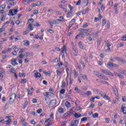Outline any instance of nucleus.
<instances>
[{
	"instance_id": "bf43d9fd",
	"label": "nucleus",
	"mask_w": 126,
	"mask_h": 126,
	"mask_svg": "<svg viewBox=\"0 0 126 126\" xmlns=\"http://www.w3.org/2000/svg\"><path fill=\"white\" fill-rule=\"evenodd\" d=\"M86 121H87V118L84 117L81 119V122H85Z\"/></svg>"
},
{
	"instance_id": "09e8293b",
	"label": "nucleus",
	"mask_w": 126,
	"mask_h": 126,
	"mask_svg": "<svg viewBox=\"0 0 126 126\" xmlns=\"http://www.w3.org/2000/svg\"><path fill=\"white\" fill-rule=\"evenodd\" d=\"M24 46H27L28 47L29 46L30 43L29 41H27V42H25L24 43Z\"/></svg>"
},
{
	"instance_id": "3c124183",
	"label": "nucleus",
	"mask_w": 126,
	"mask_h": 126,
	"mask_svg": "<svg viewBox=\"0 0 126 126\" xmlns=\"http://www.w3.org/2000/svg\"><path fill=\"white\" fill-rule=\"evenodd\" d=\"M122 41H126V35H124L122 36Z\"/></svg>"
},
{
	"instance_id": "a19ab883",
	"label": "nucleus",
	"mask_w": 126,
	"mask_h": 126,
	"mask_svg": "<svg viewBox=\"0 0 126 126\" xmlns=\"http://www.w3.org/2000/svg\"><path fill=\"white\" fill-rule=\"evenodd\" d=\"M19 76H20V77H22V76L25 77V73H19Z\"/></svg>"
},
{
	"instance_id": "8fccbe9b",
	"label": "nucleus",
	"mask_w": 126,
	"mask_h": 126,
	"mask_svg": "<svg viewBox=\"0 0 126 126\" xmlns=\"http://www.w3.org/2000/svg\"><path fill=\"white\" fill-rule=\"evenodd\" d=\"M105 25H106V19H103L102 20V26H105Z\"/></svg>"
},
{
	"instance_id": "cd10ccee",
	"label": "nucleus",
	"mask_w": 126,
	"mask_h": 126,
	"mask_svg": "<svg viewBox=\"0 0 126 126\" xmlns=\"http://www.w3.org/2000/svg\"><path fill=\"white\" fill-rule=\"evenodd\" d=\"M29 29L30 30V31H32V30H33V27L32 26V24H30L28 26Z\"/></svg>"
},
{
	"instance_id": "423d86ee",
	"label": "nucleus",
	"mask_w": 126,
	"mask_h": 126,
	"mask_svg": "<svg viewBox=\"0 0 126 126\" xmlns=\"http://www.w3.org/2000/svg\"><path fill=\"white\" fill-rule=\"evenodd\" d=\"M74 91L77 92V93H79V94H80L81 95H84V94H85V92L81 91V90L78 89V88L77 87L75 88Z\"/></svg>"
},
{
	"instance_id": "ea45409f",
	"label": "nucleus",
	"mask_w": 126,
	"mask_h": 126,
	"mask_svg": "<svg viewBox=\"0 0 126 126\" xmlns=\"http://www.w3.org/2000/svg\"><path fill=\"white\" fill-rule=\"evenodd\" d=\"M5 4H3L0 6V9H4V8H5Z\"/></svg>"
},
{
	"instance_id": "a18cd8bd",
	"label": "nucleus",
	"mask_w": 126,
	"mask_h": 126,
	"mask_svg": "<svg viewBox=\"0 0 126 126\" xmlns=\"http://www.w3.org/2000/svg\"><path fill=\"white\" fill-rule=\"evenodd\" d=\"M4 9H0V13H1V14L2 15H4V13H5L4 12Z\"/></svg>"
},
{
	"instance_id": "7ed1b4c3",
	"label": "nucleus",
	"mask_w": 126,
	"mask_h": 126,
	"mask_svg": "<svg viewBox=\"0 0 126 126\" xmlns=\"http://www.w3.org/2000/svg\"><path fill=\"white\" fill-rule=\"evenodd\" d=\"M8 24H9V22H6L4 25L0 29V33H2L3 31H4V29L8 26Z\"/></svg>"
},
{
	"instance_id": "dca6fc26",
	"label": "nucleus",
	"mask_w": 126,
	"mask_h": 126,
	"mask_svg": "<svg viewBox=\"0 0 126 126\" xmlns=\"http://www.w3.org/2000/svg\"><path fill=\"white\" fill-rule=\"evenodd\" d=\"M89 11V8L87 7L86 9L82 11V15L86 14V13H87V12H88Z\"/></svg>"
},
{
	"instance_id": "f03ea898",
	"label": "nucleus",
	"mask_w": 126,
	"mask_h": 126,
	"mask_svg": "<svg viewBox=\"0 0 126 126\" xmlns=\"http://www.w3.org/2000/svg\"><path fill=\"white\" fill-rule=\"evenodd\" d=\"M17 12H18L17 9H12L10 10L9 13H10L12 16H14V15H16Z\"/></svg>"
},
{
	"instance_id": "49530a36",
	"label": "nucleus",
	"mask_w": 126,
	"mask_h": 126,
	"mask_svg": "<svg viewBox=\"0 0 126 126\" xmlns=\"http://www.w3.org/2000/svg\"><path fill=\"white\" fill-rule=\"evenodd\" d=\"M10 71L12 72V73H15V70H14V68L12 67L10 70Z\"/></svg>"
},
{
	"instance_id": "5701e85b",
	"label": "nucleus",
	"mask_w": 126,
	"mask_h": 126,
	"mask_svg": "<svg viewBox=\"0 0 126 126\" xmlns=\"http://www.w3.org/2000/svg\"><path fill=\"white\" fill-rule=\"evenodd\" d=\"M101 96L104 98V99H105V100H110V97L108 96L107 94H105L104 96L103 94H101Z\"/></svg>"
},
{
	"instance_id": "c756f323",
	"label": "nucleus",
	"mask_w": 126,
	"mask_h": 126,
	"mask_svg": "<svg viewBox=\"0 0 126 126\" xmlns=\"http://www.w3.org/2000/svg\"><path fill=\"white\" fill-rule=\"evenodd\" d=\"M29 3H30V0H25L24 4H25V5H27V4H29Z\"/></svg>"
},
{
	"instance_id": "de8ad7c7",
	"label": "nucleus",
	"mask_w": 126,
	"mask_h": 126,
	"mask_svg": "<svg viewBox=\"0 0 126 126\" xmlns=\"http://www.w3.org/2000/svg\"><path fill=\"white\" fill-rule=\"evenodd\" d=\"M67 113L69 116H71V115H72V110L70 109V110Z\"/></svg>"
},
{
	"instance_id": "0e129e2a",
	"label": "nucleus",
	"mask_w": 126,
	"mask_h": 126,
	"mask_svg": "<svg viewBox=\"0 0 126 126\" xmlns=\"http://www.w3.org/2000/svg\"><path fill=\"white\" fill-rule=\"evenodd\" d=\"M100 9H101V10H102V11H103V10H105V6H104V5H102L101 6Z\"/></svg>"
},
{
	"instance_id": "b1692460",
	"label": "nucleus",
	"mask_w": 126,
	"mask_h": 126,
	"mask_svg": "<svg viewBox=\"0 0 126 126\" xmlns=\"http://www.w3.org/2000/svg\"><path fill=\"white\" fill-rule=\"evenodd\" d=\"M33 26H35L36 27H39L40 26H41V25L40 24H39V23L38 22H35L34 24H33L32 25Z\"/></svg>"
},
{
	"instance_id": "473e14b6",
	"label": "nucleus",
	"mask_w": 126,
	"mask_h": 126,
	"mask_svg": "<svg viewBox=\"0 0 126 126\" xmlns=\"http://www.w3.org/2000/svg\"><path fill=\"white\" fill-rule=\"evenodd\" d=\"M65 105L66 106V107L67 108H70V103L69 102H66L65 103Z\"/></svg>"
},
{
	"instance_id": "a878e982",
	"label": "nucleus",
	"mask_w": 126,
	"mask_h": 126,
	"mask_svg": "<svg viewBox=\"0 0 126 126\" xmlns=\"http://www.w3.org/2000/svg\"><path fill=\"white\" fill-rule=\"evenodd\" d=\"M62 88H65L66 87V84L65 83V82H63L62 85L61 86Z\"/></svg>"
},
{
	"instance_id": "7c9ffc66",
	"label": "nucleus",
	"mask_w": 126,
	"mask_h": 126,
	"mask_svg": "<svg viewBox=\"0 0 126 126\" xmlns=\"http://www.w3.org/2000/svg\"><path fill=\"white\" fill-rule=\"evenodd\" d=\"M5 20V15H2L1 16V21H4Z\"/></svg>"
},
{
	"instance_id": "4d7b16f0",
	"label": "nucleus",
	"mask_w": 126,
	"mask_h": 126,
	"mask_svg": "<svg viewBox=\"0 0 126 126\" xmlns=\"http://www.w3.org/2000/svg\"><path fill=\"white\" fill-rule=\"evenodd\" d=\"M81 4V0H79L76 4V5H80V4Z\"/></svg>"
},
{
	"instance_id": "0eeeda50",
	"label": "nucleus",
	"mask_w": 126,
	"mask_h": 126,
	"mask_svg": "<svg viewBox=\"0 0 126 126\" xmlns=\"http://www.w3.org/2000/svg\"><path fill=\"white\" fill-rule=\"evenodd\" d=\"M85 29H83L81 30V34L83 35V36L85 37V36H89V33H87L86 31H85Z\"/></svg>"
},
{
	"instance_id": "864d4df0",
	"label": "nucleus",
	"mask_w": 126,
	"mask_h": 126,
	"mask_svg": "<svg viewBox=\"0 0 126 126\" xmlns=\"http://www.w3.org/2000/svg\"><path fill=\"white\" fill-rule=\"evenodd\" d=\"M29 55H30V53H26L24 55V57H26V58H27V57H29Z\"/></svg>"
},
{
	"instance_id": "4be33fe9",
	"label": "nucleus",
	"mask_w": 126,
	"mask_h": 126,
	"mask_svg": "<svg viewBox=\"0 0 126 126\" xmlns=\"http://www.w3.org/2000/svg\"><path fill=\"white\" fill-rule=\"evenodd\" d=\"M78 46L79 48H80V49H82V50L84 49V46H83V45H82V43L81 42V41H80L79 42Z\"/></svg>"
},
{
	"instance_id": "9d476101",
	"label": "nucleus",
	"mask_w": 126,
	"mask_h": 126,
	"mask_svg": "<svg viewBox=\"0 0 126 126\" xmlns=\"http://www.w3.org/2000/svg\"><path fill=\"white\" fill-rule=\"evenodd\" d=\"M75 23V19H72L71 21L69 23V26H68L69 29H70V28H71V27L74 25Z\"/></svg>"
},
{
	"instance_id": "412c9836",
	"label": "nucleus",
	"mask_w": 126,
	"mask_h": 126,
	"mask_svg": "<svg viewBox=\"0 0 126 126\" xmlns=\"http://www.w3.org/2000/svg\"><path fill=\"white\" fill-rule=\"evenodd\" d=\"M116 14H118V4H115L114 7Z\"/></svg>"
},
{
	"instance_id": "c85d7f7f",
	"label": "nucleus",
	"mask_w": 126,
	"mask_h": 126,
	"mask_svg": "<svg viewBox=\"0 0 126 126\" xmlns=\"http://www.w3.org/2000/svg\"><path fill=\"white\" fill-rule=\"evenodd\" d=\"M99 116V114L97 113H95L93 115V117L94 119H96V118H98Z\"/></svg>"
},
{
	"instance_id": "58836bf2",
	"label": "nucleus",
	"mask_w": 126,
	"mask_h": 126,
	"mask_svg": "<svg viewBox=\"0 0 126 126\" xmlns=\"http://www.w3.org/2000/svg\"><path fill=\"white\" fill-rule=\"evenodd\" d=\"M100 83H102V84H107V85H109V83H108V82L100 81Z\"/></svg>"
},
{
	"instance_id": "603ef678",
	"label": "nucleus",
	"mask_w": 126,
	"mask_h": 126,
	"mask_svg": "<svg viewBox=\"0 0 126 126\" xmlns=\"http://www.w3.org/2000/svg\"><path fill=\"white\" fill-rule=\"evenodd\" d=\"M25 49H24V48H22V49H21V50L19 51V53L20 54H22V53H23V52H25Z\"/></svg>"
},
{
	"instance_id": "4468645a",
	"label": "nucleus",
	"mask_w": 126,
	"mask_h": 126,
	"mask_svg": "<svg viewBox=\"0 0 126 126\" xmlns=\"http://www.w3.org/2000/svg\"><path fill=\"white\" fill-rule=\"evenodd\" d=\"M41 76V73L39 72L34 73V77H35V78H40Z\"/></svg>"
},
{
	"instance_id": "f3484780",
	"label": "nucleus",
	"mask_w": 126,
	"mask_h": 126,
	"mask_svg": "<svg viewBox=\"0 0 126 126\" xmlns=\"http://www.w3.org/2000/svg\"><path fill=\"white\" fill-rule=\"evenodd\" d=\"M11 122H12L11 119H9L8 120L5 121V123H6V126H10V123H11Z\"/></svg>"
},
{
	"instance_id": "6e6d98bb",
	"label": "nucleus",
	"mask_w": 126,
	"mask_h": 126,
	"mask_svg": "<svg viewBox=\"0 0 126 126\" xmlns=\"http://www.w3.org/2000/svg\"><path fill=\"white\" fill-rule=\"evenodd\" d=\"M36 112H37V113H38V114H41V113H42V109L40 108V109H38L36 111Z\"/></svg>"
},
{
	"instance_id": "e433bc0d",
	"label": "nucleus",
	"mask_w": 126,
	"mask_h": 126,
	"mask_svg": "<svg viewBox=\"0 0 126 126\" xmlns=\"http://www.w3.org/2000/svg\"><path fill=\"white\" fill-rule=\"evenodd\" d=\"M28 105V101H25V103L24 104V109H25V108L27 107Z\"/></svg>"
},
{
	"instance_id": "2eb2a0df",
	"label": "nucleus",
	"mask_w": 126,
	"mask_h": 126,
	"mask_svg": "<svg viewBox=\"0 0 126 126\" xmlns=\"http://www.w3.org/2000/svg\"><path fill=\"white\" fill-rule=\"evenodd\" d=\"M78 38H84V36L80 33L75 36V39H78Z\"/></svg>"
},
{
	"instance_id": "338daca9",
	"label": "nucleus",
	"mask_w": 126,
	"mask_h": 126,
	"mask_svg": "<svg viewBox=\"0 0 126 126\" xmlns=\"http://www.w3.org/2000/svg\"><path fill=\"white\" fill-rule=\"evenodd\" d=\"M24 57V55H22V54H20L19 56V58L20 59H21V60H22V59H23V57Z\"/></svg>"
},
{
	"instance_id": "f257e3e1",
	"label": "nucleus",
	"mask_w": 126,
	"mask_h": 126,
	"mask_svg": "<svg viewBox=\"0 0 126 126\" xmlns=\"http://www.w3.org/2000/svg\"><path fill=\"white\" fill-rule=\"evenodd\" d=\"M16 98V94H13L11 95L9 99V103L10 105L15 101V98Z\"/></svg>"
},
{
	"instance_id": "79ce46f5",
	"label": "nucleus",
	"mask_w": 126,
	"mask_h": 126,
	"mask_svg": "<svg viewBox=\"0 0 126 126\" xmlns=\"http://www.w3.org/2000/svg\"><path fill=\"white\" fill-rule=\"evenodd\" d=\"M60 94H64L65 93V90L62 89L60 91Z\"/></svg>"
},
{
	"instance_id": "393cba45",
	"label": "nucleus",
	"mask_w": 126,
	"mask_h": 126,
	"mask_svg": "<svg viewBox=\"0 0 126 126\" xmlns=\"http://www.w3.org/2000/svg\"><path fill=\"white\" fill-rule=\"evenodd\" d=\"M92 94V93H91V91H88L87 92V93H85L84 94H82L83 96H84L85 95H87V96H89V95H91Z\"/></svg>"
},
{
	"instance_id": "c9c22d12",
	"label": "nucleus",
	"mask_w": 126,
	"mask_h": 126,
	"mask_svg": "<svg viewBox=\"0 0 126 126\" xmlns=\"http://www.w3.org/2000/svg\"><path fill=\"white\" fill-rule=\"evenodd\" d=\"M26 82H27L26 79H21V83H22V84H23L24 83H26Z\"/></svg>"
},
{
	"instance_id": "2f4dec72",
	"label": "nucleus",
	"mask_w": 126,
	"mask_h": 126,
	"mask_svg": "<svg viewBox=\"0 0 126 126\" xmlns=\"http://www.w3.org/2000/svg\"><path fill=\"white\" fill-rule=\"evenodd\" d=\"M74 117H75V118H78L81 117V114H79L78 113H75Z\"/></svg>"
},
{
	"instance_id": "39448f33",
	"label": "nucleus",
	"mask_w": 126,
	"mask_h": 126,
	"mask_svg": "<svg viewBox=\"0 0 126 126\" xmlns=\"http://www.w3.org/2000/svg\"><path fill=\"white\" fill-rule=\"evenodd\" d=\"M57 104V100L55 99L52 100L50 102L49 104V108H53L54 106H56Z\"/></svg>"
},
{
	"instance_id": "774afa93",
	"label": "nucleus",
	"mask_w": 126,
	"mask_h": 126,
	"mask_svg": "<svg viewBox=\"0 0 126 126\" xmlns=\"http://www.w3.org/2000/svg\"><path fill=\"white\" fill-rule=\"evenodd\" d=\"M122 101L123 102H126V96H123L122 97Z\"/></svg>"
},
{
	"instance_id": "f8f14e48",
	"label": "nucleus",
	"mask_w": 126,
	"mask_h": 126,
	"mask_svg": "<svg viewBox=\"0 0 126 126\" xmlns=\"http://www.w3.org/2000/svg\"><path fill=\"white\" fill-rule=\"evenodd\" d=\"M72 50L74 52H75L76 53V54H74V56L75 57H77V56H78V51L77 50V49H76V47H75V46H73L72 47Z\"/></svg>"
},
{
	"instance_id": "6e6552de",
	"label": "nucleus",
	"mask_w": 126,
	"mask_h": 126,
	"mask_svg": "<svg viewBox=\"0 0 126 126\" xmlns=\"http://www.w3.org/2000/svg\"><path fill=\"white\" fill-rule=\"evenodd\" d=\"M114 59L115 60H116V61H118V62L122 63H126V61L123 60V58H121L120 57H115Z\"/></svg>"
},
{
	"instance_id": "20e7f679",
	"label": "nucleus",
	"mask_w": 126,
	"mask_h": 126,
	"mask_svg": "<svg viewBox=\"0 0 126 126\" xmlns=\"http://www.w3.org/2000/svg\"><path fill=\"white\" fill-rule=\"evenodd\" d=\"M101 72L102 73H104V74H106V75H110V76L112 77L114 76V74L108 70H102Z\"/></svg>"
},
{
	"instance_id": "5fc2aeb1",
	"label": "nucleus",
	"mask_w": 126,
	"mask_h": 126,
	"mask_svg": "<svg viewBox=\"0 0 126 126\" xmlns=\"http://www.w3.org/2000/svg\"><path fill=\"white\" fill-rule=\"evenodd\" d=\"M88 27V24L85 23L83 25V28H87Z\"/></svg>"
},
{
	"instance_id": "ddd939ff",
	"label": "nucleus",
	"mask_w": 126,
	"mask_h": 126,
	"mask_svg": "<svg viewBox=\"0 0 126 126\" xmlns=\"http://www.w3.org/2000/svg\"><path fill=\"white\" fill-rule=\"evenodd\" d=\"M8 1L9 3V5H11V6H14L15 5V3H14L13 1H14V0H8Z\"/></svg>"
},
{
	"instance_id": "37998d69",
	"label": "nucleus",
	"mask_w": 126,
	"mask_h": 126,
	"mask_svg": "<svg viewBox=\"0 0 126 126\" xmlns=\"http://www.w3.org/2000/svg\"><path fill=\"white\" fill-rule=\"evenodd\" d=\"M82 78L84 80H87V76L83 75L82 76Z\"/></svg>"
},
{
	"instance_id": "1a4fd4ad",
	"label": "nucleus",
	"mask_w": 126,
	"mask_h": 126,
	"mask_svg": "<svg viewBox=\"0 0 126 126\" xmlns=\"http://www.w3.org/2000/svg\"><path fill=\"white\" fill-rule=\"evenodd\" d=\"M112 89H113V93H114L116 96H118L119 95V93L118 92V89H117L116 87H112Z\"/></svg>"
},
{
	"instance_id": "f704fd0d",
	"label": "nucleus",
	"mask_w": 126,
	"mask_h": 126,
	"mask_svg": "<svg viewBox=\"0 0 126 126\" xmlns=\"http://www.w3.org/2000/svg\"><path fill=\"white\" fill-rule=\"evenodd\" d=\"M68 80H69V81L70 82L69 83L70 84H71V78L70 77L69 78H68V77H66V80L67 83H68Z\"/></svg>"
},
{
	"instance_id": "c03bdc74",
	"label": "nucleus",
	"mask_w": 126,
	"mask_h": 126,
	"mask_svg": "<svg viewBox=\"0 0 126 126\" xmlns=\"http://www.w3.org/2000/svg\"><path fill=\"white\" fill-rule=\"evenodd\" d=\"M94 100H95V97H92L91 98L90 101L91 103H94V102H95Z\"/></svg>"
},
{
	"instance_id": "aec40b11",
	"label": "nucleus",
	"mask_w": 126,
	"mask_h": 126,
	"mask_svg": "<svg viewBox=\"0 0 126 126\" xmlns=\"http://www.w3.org/2000/svg\"><path fill=\"white\" fill-rule=\"evenodd\" d=\"M58 111L60 114H63L64 113V110L63 109V108H60L58 109Z\"/></svg>"
},
{
	"instance_id": "bb28decb",
	"label": "nucleus",
	"mask_w": 126,
	"mask_h": 126,
	"mask_svg": "<svg viewBox=\"0 0 126 126\" xmlns=\"http://www.w3.org/2000/svg\"><path fill=\"white\" fill-rule=\"evenodd\" d=\"M56 72L57 74V77L60 76V75L62 74V72H61L60 70H57Z\"/></svg>"
},
{
	"instance_id": "72a5a7b5",
	"label": "nucleus",
	"mask_w": 126,
	"mask_h": 126,
	"mask_svg": "<svg viewBox=\"0 0 126 126\" xmlns=\"http://www.w3.org/2000/svg\"><path fill=\"white\" fill-rule=\"evenodd\" d=\"M63 21V20H56L55 24H60V22Z\"/></svg>"
},
{
	"instance_id": "69168bd1",
	"label": "nucleus",
	"mask_w": 126,
	"mask_h": 126,
	"mask_svg": "<svg viewBox=\"0 0 126 126\" xmlns=\"http://www.w3.org/2000/svg\"><path fill=\"white\" fill-rule=\"evenodd\" d=\"M100 45H101V40L98 39L97 40V46L99 47V46H100Z\"/></svg>"
},
{
	"instance_id": "680f3d73",
	"label": "nucleus",
	"mask_w": 126,
	"mask_h": 126,
	"mask_svg": "<svg viewBox=\"0 0 126 126\" xmlns=\"http://www.w3.org/2000/svg\"><path fill=\"white\" fill-rule=\"evenodd\" d=\"M78 75V74L76 72V71H75L74 74V78H76Z\"/></svg>"
},
{
	"instance_id": "6ab92c4d",
	"label": "nucleus",
	"mask_w": 126,
	"mask_h": 126,
	"mask_svg": "<svg viewBox=\"0 0 126 126\" xmlns=\"http://www.w3.org/2000/svg\"><path fill=\"white\" fill-rule=\"evenodd\" d=\"M86 32H87V34H89L90 35V33L92 32V28L88 29H85Z\"/></svg>"
},
{
	"instance_id": "4c0bfd02",
	"label": "nucleus",
	"mask_w": 126,
	"mask_h": 126,
	"mask_svg": "<svg viewBox=\"0 0 126 126\" xmlns=\"http://www.w3.org/2000/svg\"><path fill=\"white\" fill-rule=\"evenodd\" d=\"M107 66H109V67H113V63L109 62L107 63Z\"/></svg>"
},
{
	"instance_id": "9b49d317",
	"label": "nucleus",
	"mask_w": 126,
	"mask_h": 126,
	"mask_svg": "<svg viewBox=\"0 0 126 126\" xmlns=\"http://www.w3.org/2000/svg\"><path fill=\"white\" fill-rule=\"evenodd\" d=\"M11 64L13 65V66H15V65H17L18 63H16V59H12L11 60Z\"/></svg>"
},
{
	"instance_id": "13d9d810",
	"label": "nucleus",
	"mask_w": 126,
	"mask_h": 126,
	"mask_svg": "<svg viewBox=\"0 0 126 126\" xmlns=\"http://www.w3.org/2000/svg\"><path fill=\"white\" fill-rule=\"evenodd\" d=\"M71 13H72V11H70V12H68L67 14V17H70Z\"/></svg>"
},
{
	"instance_id": "052dcab7",
	"label": "nucleus",
	"mask_w": 126,
	"mask_h": 126,
	"mask_svg": "<svg viewBox=\"0 0 126 126\" xmlns=\"http://www.w3.org/2000/svg\"><path fill=\"white\" fill-rule=\"evenodd\" d=\"M0 123L2 124V125H3L5 123V121H4V119H2V120H1L0 121Z\"/></svg>"
},
{
	"instance_id": "e2e57ef3",
	"label": "nucleus",
	"mask_w": 126,
	"mask_h": 126,
	"mask_svg": "<svg viewBox=\"0 0 126 126\" xmlns=\"http://www.w3.org/2000/svg\"><path fill=\"white\" fill-rule=\"evenodd\" d=\"M84 3H86V5H88V4L89 3V0H85Z\"/></svg>"
},
{
	"instance_id": "a211bd4d",
	"label": "nucleus",
	"mask_w": 126,
	"mask_h": 126,
	"mask_svg": "<svg viewBox=\"0 0 126 126\" xmlns=\"http://www.w3.org/2000/svg\"><path fill=\"white\" fill-rule=\"evenodd\" d=\"M121 110H122V113H123V114H126V107H123V105H122V107H121Z\"/></svg>"
}]
</instances>
